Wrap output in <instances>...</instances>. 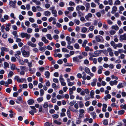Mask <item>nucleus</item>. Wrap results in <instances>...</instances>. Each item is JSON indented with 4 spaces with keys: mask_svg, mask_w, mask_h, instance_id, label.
Returning <instances> with one entry per match:
<instances>
[{
    "mask_svg": "<svg viewBox=\"0 0 126 126\" xmlns=\"http://www.w3.org/2000/svg\"><path fill=\"white\" fill-rule=\"evenodd\" d=\"M110 44L111 46L113 47V48L114 49L117 48V47L121 48L123 46V45L122 43H119L118 44H116L113 41H111Z\"/></svg>",
    "mask_w": 126,
    "mask_h": 126,
    "instance_id": "obj_1",
    "label": "nucleus"
},
{
    "mask_svg": "<svg viewBox=\"0 0 126 126\" xmlns=\"http://www.w3.org/2000/svg\"><path fill=\"white\" fill-rule=\"evenodd\" d=\"M21 35L22 38L26 37V39H29L31 37V35L30 34H28L26 33L22 32L21 34Z\"/></svg>",
    "mask_w": 126,
    "mask_h": 126,
    "instance_id": "obj_2",
    "label": "nucleus"
},
{
    "mask_svg": "<svg viewBox=\"0 0 126 126\" xmlns=\"http://www.w3.org/2000/svg\"><path fill=\"white\" fill-rule=\"evenodd\" d=\"M1 51L0 52V54L1 55H4V51L8 52L9 51V48H6L5 47H2L1 48Z\"/></svg>",
    "mask_w": 126,
    "mask_h": 126,
    "instance_id": "obj_3",
    "label": "nucleus"
},
{
    "mask_svg": "<svg viewBox=\"0 0 126 126\" xmlns=\"http://www.w3.org/2000/svg\"><path fill=\"white\" fill-rule=\"evenodd\" d=\"M85 8L84 6L83 5L81 6H80L78 5L76 7V10L78 11H79L80 10L83 11L85 9Z\"/></svg>",
    "mask_w": 126,
    "mask_h": 126,
    "instance_id": "obj_4",
    "label": "nucleus"
},
{
    "mask_svg": "<svg viewBox=\"0 0 126 126\" xmlns=\"http://www.w3.org/2000/svg\"><path fill=\"white\" fill-rule=\"evenodd\" d=\"M16 2V0L14 1H10L9 2V5L14 8H15V5Z\"/></svg>",
    "mask_w": 126,
    "mask_h": 126,
    "instance_id": "obj_5",
    "label": "nucleus"
},
{
    "mask_svg": "<svg viewBox=\"0 0 126 126\" xmlns=\"http://www.w3.org/2000/svg\"><path fill=\"white\" fill-rule=\"evenodd\" d=\"M108 52L109 53L110 55H113V52L112 49L110 47H108L107 48Z\"/></svg>",
    "mask_w": 126,
    "mask_h": 126,
    "instance_id": "obj_6",
    "label": "nucleus"
},
{
    "mask_svg": "<svg viewBox=\"0 0 126 126\" xmlns=\"http://www.w3.org/2000/svg\"><path fill=\"white\" fill-rule=\"evenodd\" d=\"M84 4L86 7V10L87 11L90 7L89 3L85 2L84 3Z\"/></svg>",
    "mask_w": 126,
    "mask_h": 126,
    "instance_id": "obj_7",
    "label": "nucleus"
},
{
    "mask_svg": "<svg viewBox=\"0 0 126 126\" xmlns=\"http://www.w3.org/2000/svg\"><path fill=\"white\" fill-rule=\"evenodd\" d=\"M41 40L42 41L44 42L45 44H47L49 42V41L46 39L45 36L42 37Z\"/></svg>",
    "mask_w": 126,
    "mask_h": 126,
    "instance_id": "obj_8",
    "label": "nucleus"
},
{
    "mask_svg": "<svg viewBox=\"0 0 126 126\" xmlns=\"http://www.w3.org/2000/svg\"><path fill=\"white\" fill-rule=\"evenodd\" d=\"M48 103L47 102H46L44 103L43 107L45 109V110L47 111H48L47 107L48 106Z\"/></svg>",
    "mask_w": 126,
    "mask_h": 126,
    "instance_id": "obj_9",
    "label": "nucleus"
},
{
    "mask_svg": "<svg viewBox=\"0 0 126 126\" xmlns=\"http://www.w3.org/2000/svg\"><path fill=\"white\" fill-rule=\"evenodd\" d=\"M92 16V14L90 13H88L87 15L85 16V18L87 20H89V18L91 17Z\"/></svg>",
    "mask_w": 126,
    "mask_h": 126,
    "instance_id": "obj_10",
    "label": "nucleus"
},
{
    "mask_svg": "<svg viewBox=\"0 0 126 126\" xmlns=\"http://www.w3.org/2000/svg\"><path fill=\"white\" fill-rule=\"evenodd\" d=\"M28 45L31 47H36V45L35 44L32 43L31 41H29L27 43Z\"/></svg>",
    "mask_w": 126,
    "mask_h": 126,
    "instance_id": "obj_11",
    "label": "nucleus"
},
{
    "mask_svg": "<svg viewBox=\"0 0 126 126\" xmlns=\"http://www.w3.org/2000/svg\"><path fill=\"white\" fill-rule=\"evenodd\" d=\"M34 102V100L31 99H29L27 101L28 104L31 105Z\"/></svg>",
    "mask_w": 126,
    "mask_h": 126,
    "instance_id": "obj_12",
    "label": "nucleus"
},
{
    "mask_svg": "<svg viewBox=\"0 0 126 126\" xmlns=\"http://www.w3.org/2000/svg\"><path fill=\"white\" fill-rule=\"evenodd\" d=\"M117 8L116 6H114L112 8V10L111 11V13L112 14H114L117 11Z\"/></svg>",
    "mask_w": 126,
    "mask_h": 126,
    "instance_id": "obj_13",
    "label": "nucleus"
},
{
    "mask_svg": "<svg viewBox=\"0 0 126 126\" xmlns=\"http://www.w3.org/2000/svg\"><path fill=\"white\" fill-rule=\"evenodd\" d=\"M14 79L16 80L18 82H23V81H22L21 79L19 78V76H16L15 77Z\"/></svg>",
    "mask_w": 126,
    "mask_h": 126,
    "instance_id": "obj_14",
    "label": "nucleus"
},
{
    "mask_svg": "<svg viewBox=\"0 0 126 126\" xmlns=\"http://www.w3.org/2000/svg\"><path fill=\"white\" fill-rule=\"evenodd\" d=\"M46 36L47 38L49 40H51L52 39V37L51 35L50 34H48L46 35Z\"/></svg>",
    "mask_w": 126,
    "mask_h": 126,
    "instance_id": "obj_15",
    "label": "nucleus"
},
{
    "mask_svg": "<svg viewBox=\"0 0 126 126\" xmlns=\"http://www.w3.org/2000/svg\"><path fill=\"white\" fill-rule=\"evenodd\" d=\"M120 40H126V37H125V35L124 34L123 35H120Z\"/></svg>",
    "mask_w": 126,
    "mask_h": 126,
    "instance_id": "obj_16",
    "label": "nucleus"
},
{
    "mask_svg": "<svg viewBox=\"0 0 126 126\" xmlns=\"http://www.w3.org/2000/svg\"><path fill=\"white\" fill-rule=\"evenodd\" d=\"M44 14L46 16H49L50 15L51 13L49 11H47L44 12Z\"/></svg>",
    "mask_w": 126,
    "mask_h": 126,
    "instance_id": "obj_17",
    "label": "nucleus"
},
{
    "mask_svg": "<svg viewBox=\"0 0 126 126\" xmlns=\"http://www.w3.org/2000/svg\"><path fill=\"white\" fill-rule=\"evenodd\" d=\"M100 37L102 38V36L100 35H99L98 36H96L95 37V39L96 41L98 42H100L101 41V40L100 38Z\"/></svg>",
    "mask_w": 126,
    "mask_h": 126,
    "instance_id": "obj_18",
    "label": "nucleus"
},
{
    "mask_svg": "<svg viewBox=\"0 0 126 126\" xmlns=\"http://www.w3.org/2000/svg\"><path fill=\"white\" fill-rule=\"evenodd\" d=\"M45 75L46 76V78L48 79L49 77L50 73L49 71H47L45 73Z\"/></svg>",
    "mask_w": 126,
    "mask_h": 126,
    "instance_id": "obj_19",
    "label": "nucleus"
},
{
    "mask_svg": "<svg viewBox=\"0 0 126 126\" xmlns=\"http://www.w3.org/2000/svg\"><path fill=\"white\" fill-rule=\"evenodd\" d=\"M124 87V85L122 83H119L117 86L118 89H120L121 88Z\"/></svg>",
    "mask_w": 126,
    "mask_h": 126,
    "instance_id": "obj_20",
    "label": "nucleus"
},
{
    "mask_svg": "<svg viewBox=\"0 0 126 126\" xmlns=\"http://www.w3.org/2000/svg\"><path fill=\"white\" fill-rule=\"evenodd\" d=\"M111 28L116 31H117L119 29V27L117 25H113L111 27Z\"/></svg>",
    "mask_w": 126,
    "mask_h": 126,
    "instance_id": "obj_21",
    "label": "nucleus"
},
{
    "mask_svg": "<svg viewBox=\"0 0 126 126\" xmlns=\"http://www.w3.org/2000/svg\"><path fill=\"white\" fill-rule=\"evenodd\" d=\"M87 30V28L85 27H83L81 30V32L82 33H85L86 32Z\"/></svg>",
    "mask_w": 126,
    "mask_h": 126,
    "instance_id": "obj_22",
    "label": "nucleus"
},
{
    "mask_svg": "<svg viewBox=\"0 0 126 126\" xmlns=\"http://www.w3.org/2000/svg\"><path fill=\"white\" fill-rule=\"evenodd\" d=\"M125 112V110H122L118 111V114L119 115H121L124 114Z\"/></svg>",
    "mask_w": 126,
    "mask_h": 126,
    "instance_id": "obj_23",
    "label": "nucleus"
},
{
    "mask_svg": "<svg viewBox=\"0 0 126 126\" xmlns=\"http://www.w3.org/2000/svg\"><path fill=\"white\" fill-rule=\"evenodd\" d=\"M52 13L53 14H54L53 15V16L55 17H56L57 16V12L56 10H52L51 11Z\"/></svg>",
    "mask_w": 126,
    "mask_h": 126,
    "instance_id": "obj_24",
    "label": "nucleus"
},
{
    "mask_svg": "<svg viewBox=\"0 0 126 126\" xmlns=\"http://www.w3.org/2000/svg\"><path fill=\"white\" fill-rule=\"evenodd\" d=\"M66 113L68 117L69 118H71V115L70 111L69 109L67 110Z\"/></svg>",
    "mask_w": 126,
    "mask_h": 126,
    "instance_id": "obj_25",
    "label": "nucleus"
},
{
    "mask_svg": "<svg viewBox=\"0 0 126 126\" xmlns=\"http://www.w3.org/2000/svg\"><path fill=\"white\" fill-rule=\"evenodd\" d=\"M88 42L87 40H85L83 41V42L82 44V46L84 47H85L86 46V44Z\"/></svg>",
    "mask_w": 126,
    "mask_h": 126,
    "instance_id": "obj_26",
    "label": "nucleus"
},
{
    "mask_svg": "<svg viewBox=\"0 0 126 126\" xmlns=\"http://www.w3.org/2000/svg\"><path fill=\"white\" fill-rule=\"evenodd\" d=\"M14 75L13 72L12 71H10L8 75V77H11Z\"/></svg>",
    "mask_w": 126,
    "mask_h": 126,
    "instance_id": "obj_27",
    "label": "nucleus"
},
{
    "mask_svg": "<svg viewBox=\"0 0 126 126\" xmlns=\"http://www.w3.org/2000/svg\"><path fill=\"white\" fill-rule=\"evenodd\" d=\"M46 49V46H44L43 47H40L39 48V50L41 51H44Z\"/></svg>",
    "mask_w": 126,
    "mask_h": 126,
    "instance_id": "obj_28",
    "label": "nucleus"
},
{
    "mask_svg": "<svg viewBox=\"0 0 126 126\" xmlns=\"http://www.w3.org/2000/svg\"><path fill=\"white\" fill-rule=\"evenodd\" d=\"M22 53L23 55H29L30 54L29 52H26L25 50H24L22 51Z\"/></svg>",
    "mask_w": 126,
    "mask_h": 126,
    "instance_id": "obj_29",
    "label": "nucleus"
},
{
    "mask_svg": "<svg viewBox=\"0 0 126 126\" xmlns=\"http://www.w3.org/2000/svg\"><path fill=\"white\" fill-rule=\"evenodd\" d=\"M91 114L92 115V116H93V118L94 119H95L96 116V115L95 112L94 111L93 112H92Z\"/></svg>",
    "mask_w": 126,
    "mask_h": 126,
    "instance_id": "obj_30",
    "label": "nucleus"
},
{
    "mask_svg": "<svg viewBox=\"0 0 126 126\" xmlns=\"http://www.w3.org/2000/svg\"><path fill=\"white\" fill-rule=\"evenodd\" d=\"M15 109L17 110L19 112H22V110L20 108H19L18 106H15L14 107Z\"/></svg>",
    "mask_w": 126,
    "mask_h": 126,
    "instance_id": "obj_31",
    "label": "nucleus"
},
{
    "mask_svg": "<svg viewBox=\"0 0 126 126\" xmlns=\"http://www.w3.org/2000/svg\"><path fill=\"white\" fill-rule=\"evenodd\" d=\"M79 107L80 108H82L84 106V105L83 104L82 102L81 101L79 102Z\"/></svg>",
    "mask_w": 126,
    "mask_h": 126,
    "instance_id": "obj_32",
    "label": "nucleus"
},
{
    "mask_svg": "<svg viewBox=\"0 0 126 126\" xmlns=\"http://www.w3.org/2000/svg\"><path fill=\"white\" fill-rule=\"evenodd\" d=\"M4 68L8 67L9 66V64L7 62H4Z\"/></svg>",
    "mask_w": 126,
    "mask_h": 126,
    "instance_id": "obj_33",
    "label": "nucleus"
},
{
    "mask_svg": "<svg viewBox=\"0 0 126 126\" xmlns=\"http://www.w3.org/2000/svg\"><path fill=\"white\" fill-rule=\"evenodd\" d=\"M85 72L89 74V73H90V70L88 67H86L85 68Z\"/></svg>",
    "mask_w": 126,
    "mask_h": 126,
    "instance_id": "obj_34",
    "label": "nucleus"
},
{
    "mask_svg": "<svg viewBox=\"0 0 126 126\" xmlns=\"http://www.w3.org/2000/svg\"><path fill=\"white\" fill-rule=\"evenodd\" d=\"M101 50V53H103L104 54L106 55L108 54L107 50L106 49H103Z\"/></svg>",
    "mask_w": 126,
    "mask_h": 126,
    "instance_id": "obj_35",
    "label": "nucleus"
},
{
    "mask_svg": "<svg viewBox=\"0 0 126 126\" xmlns=\"http://www.w3.org/2000/svg\"><path fill=\"white\" fill-rule=\"evenodd\" d=\"M40 95L41 96H43L44 93V91L43 89H41L40 90Z\"/></svg>",
    "mask_w": 126,
    "mask_h": 126,
    "instance_id": "obj_36",
    "label": "nucleus"
},
{
    "mask_svg": "<svg viewBox=\"0 0 126 126\" xmlns=\"http://www.w3.org/2000/svg\"><path fill=\"white\" fill-rule=\"evenodd\" d=\"M13 34L14 36V38L15 37H17L18 36L17 34V32L16 31H14L13 32Z\"/></svg>",
    "mask_w": 126,
    "mask_h": 126,
    "instance_id": "obj_37",
    "label": "nucleus"
},
{
    "mask_svg": "<svg viewBox=\"0 0 126 126\" xmlns=\"http://www.w3.org/2000/svg\"><path fill=\"white\" fill-rule=\"evenodd\" d=\"M37 100L39 103H40L43 100V97H39L37 99Z\"/></svg>",
    "mask_w": 126,
    "mask_h": 126,
    "instance_id": "obj_38",
    "label": "nucleus"
},
{
    "mask_svg": "<svg viewBox=\"0 0 126 126\" xmlns=\"http://www.w3.org/2000/svg\"><path fill=\"white\" fill-rule=\"evenodd\" d=\"M120 3L121 2L119 0H117L115 1L114 3V5H119Z\"/></svg>",
    "mask_w": 126,
    "mask_h": 126,
    "instance_id": "obj_39",
    "label": "nucleus"
},
{
    "mask_svg": "<svg viewBox=\"0 0 126 126\" xmlns=\"http://www.w3.org/2000/svg\"><path fill=\"white\" fill-rule=\"evenodd\" d=\"M16 66L14 64H12L11 66V69L12 70H14L16 68H15V67Z\"/></svg>",
    "mask_w": 126,
    "mask_h": 126,
    "instance_id": "obj_40",
    "label": "nucleus"
},
{
    "mask_svg": "<svg viewBox=\"0 0 126 126\" xmlns=\"http://www.w3.org/2000/svg\"><path fill=\"white\" fill-rule=\"evenodd\" d=\"M52 117L54 118L57 119L58 118L59 115L58 114H54L52 115Z\"/></svg>",
    "mask_w": 126,
    "mask_h": 126,
    "instance_id": "obj_41",
    "label": "nucleus"
},
{
    "mask_svg": "<svg viewBox=\"0 0 126 126\" xmlns=\"http://www.w3.org/2000/svg\"><path fill=\"white\" fill-rule=\"evenodd\" d=\"M62 77L63 76L62 75H61L60 76L59 80L61 82L64 81V79Z\"/></svg>",
    "mask_w": 126,
    "mask_h": 126,
    "instance_id": "obj_42",
    "label": "nucleus"
},
{
    "mask_svg": "<svg viewBox=\"0 0 126 126\" xmlns=\"http://www.w3.org/2000/svg\"><path fill=\"white\" fill-rule=\"evenodd\" d=\"M54 123L55 124L58 125H60L62 123L60 122H59L57 120H55L54 121Z\"/></svg>",
    "mask_w": 126,
    "mask_h": 126,
    "instance_id": "obj_43",
    "label": "nucleus"
},
{
    "mask_svg": "<svg viewBox=\"0 0 126 126\" xmlns=\"http://www.w3.org/2000/svg\"><path fill=\"white\" fill-rule=\"evenodd\" d=\"M103 123L104 125L105 126H107L108 125V120L107 119L104 120L103 121Z\"/></svg>",
    "mask_w": 126,
    "mask_h": 126,
    "instance_id": "obj_44",
    "label": "nucleus"
},
{
    "mask_svg": "<svg viewBox=\"0 0 126 126\" xmlns=\"http://www.w3.org/2000/svg\"><path fill=\"white\" fill-rule=\"evenodd\" d=\"M80 30V28L78 26H77L75 28V30L76 32L78 33L79 32Z\"/></svg>",
    "mask_w": 126,
    "mask_h": 126,
    "instance_id": "obj_45",
    "label": "nucleus"
},
{
    "mask_svg": "<svg viewBox=\"0 0 126 126\" xmlns=\"http://www.w3.org/2000/svg\"><path fill=\"white\" fill-rule=\"evenodd\" d=\"M60 49H55L54 51V52L55 53V54H54V55H55V54L56 55L57 53L60 52Z\"/></svg>",
    "mask_w": 126,
    "mask_h": 126,
    "instance_id": "obj_46",
    "label": "nucleus"
},
{
    "mask_svg": "<svg viewBox=\"0 0 126 126\" xmlns=\"http://www.w3.org/2000/svg\"><path fill=\"white\" fill-rule=\"evenodd\" d=\"M101 50H97L94 52V53L95 54H99L101 53Z\"/></svg>",
    "mask_w": 126,
    "mask_h": 126,
    "instance_id": "obj_47",
    "label": "nucleus"
},
{
    "mask_svg": "<svg viewBox=\"0 0 126 126\" xmlns=\"http://www.w3.org/2000/svg\"><path fill=\"white\" fill-rule=\"evenodd\" d=\"M94 27L93 26H91L89 28V30L91 31H92L94 29Z\"/></svg>",
    "mask_w": 126,
    "mask_h": 126,
    "instance_id": "obj_48",
    "label": "nucleus"
},
{
    "mask_svg": "<svg viewBox=\"0 0 126 126\" xmlns=\"http://www.w3.org/2000/svg\"><path fill=\"white\" fill-rule=\"evenodd\" d=\"M92 71L93 72H95L96 70V68L95 66H93L92 68Z\"/></svg>",
    "mask_w": 126,
    "mask_h": 126,
    "instance_id": "obj_49",
    "label": "nucleus"
},
{
    "mask_svg": "<svg viewBox=\"0 0 126 126\" xmlns=\"http://www.w3.org/2000/svg\"><path fill=\"white\" fill-rule=\"evenodd\" d=\"M68 10L70 11H72L74 10V8L72 7H71L67 8Z\"/></svg>",
    "mask_w": 126,
    "mask_h": 126,
    "instance_id": "obj_50",
    "label": "nucleus"
},
{
    "mask_svg": "<svg viewBox=\"0 0 126 126\" xmlns=\"http://www.w3.org/2000/svg\"><path fill=\"white\" fill-rule=\"evenodd\" d=\"M69 5L70 6L73 5L75 6L76 5V4L74 2L70 1L69 2Z\"/></svg>",
    "mask_w": 126,
    "mask_h": 126,
    "instance_id": "obj_51",
    "label": "nucleus"
},
{
    "mask_svg": "<svg viewBox=\"0 0 126 126\" xmlns=\"http://www.w3.org/2000/svg\"><path fill=\"white\" fill-rule=\"evenodd\" d=\"M56 19L54 17H51L48 19V21L49 22H51L52 20H55Z\"/></svg>",
    "mask_w": 126,
    "mask_h": 126,
    "instance_id": "obj_52",
    "label": "nucleus"
},
{
    "mask_svg": "<svg viewBox=\"0 0 126 126\" xmlns=\"http://www.w3.org/2000/svg\"><path fill=\"white\" fill-rule=\"evenodd\" d=\"M69 95H70V94H72L73 93V89H72V88H69Z\"/></svg>",
    "mask_w": 126,
    "mask_h": 126,
    "instance_id": "obj_53",
    "label": "nucleus"
},
{
    "mask_svg": "<svg viewBox=\"0 0 126 126\" xmlns=\"http://www.w3.org/2000/svg\"><path fill=\"white\" fill-rule=\"evenodd\" d=\"M18 94L17 92H14L13 94V96L15 97H16L18 95Z\"/></svg>",
    "mask_w": 126,
    "mask_h": 126,
    "instance_id": "obj_54",
    "label": "nucleus"
},
{
    "mask_svg": "<svg viewBox=\"0 0 126 126\" xmlns=\"http://www.w3.org/2000/svg\"><path fill=\"white\" fill-rule=\"evenodd\" d=\"M32 11L34 12H36L37 11V9L36 7L35 6H33L32 7Z\"/></svg>",
    "mask_w": 126,
    "mask_h": 126,
    "instance_id": "obj_55",
    "label": "nucleus"
},
{
    "mask_svg": "<svg viewBox=\"0 0 126 126\" xmlns=\"http://www.w3.org/2000/svg\"><path fill=\"white\" fill-rule=\"evenodd\" d=\"M64 5V3L63 2H61L59 4V6L61 7H63Z\"/></svg>",
    "mask_w": 126,
    "mask_h": 126,
    "instance_id": "obj_56",
    "label": "nucleus"
},
{
    "mask_svg": "<svg viewBox=\"0 0 126 126\" xmlns=\"http://www.w3.org/2000/svg\"><path fill=\"white\" fill-rule=\"evenodd\" d=\"M11 89L10 88H7L6 90V92L10 93L11 92Z\"/></svg>",
    "mask_w": 126,
    "mask_h": 126,
    "instance_id": "obj_57",
    "label": "nucleus"
},
{
    "mask_svg": "<svg viewBox=\"0 0 126 126\" xmlns=\"http://www.w3.org/2000/svg\"><path fill=\"white\" fill-rule=\"evenodd\" d=\"M116 32L114 30H111L110 32V33L111 35L114 34Z\"/></svg>",
    "mask_w": 126,
    "mask_h": 126,
    "instance_id": "obj_58",
    "label": "nucleus"
},
{
    "mask_svg": "<svg viewBox=\"0 0 126 126\" xmlns=\"http://www.w3.org/2000/svg\"><path fill=\"white\" fill-rule=\"evenodd\" d=\"M47 48V49L49 50H52L53 49L49 45H48L46 47V49Z\"/></svg>",
    "mask_w": 126,
    "mask_h": 126,
    "instance_id": "obj_59",
    "label": "nucleus"
},
{
    "mask_svg": "<svg viewBox=\"0 0 126 126\" xmlns=\"http://www.w3.org/2000/svg\"><path fill=\"white\" fill-rule=\"evenodd\" d=\"M74 82H70L68 83V84L69 86H71L74 84Z\"/></svg>",
    "mask_w": 126,
    "mask_h": 126,
    "instance_id": "obj_60",
    "label": "nucleus"
},
{
    "mask_svg": "<svg viewBox=\"0 0 126 126\" xmlns=\"http://www.w3.org/2000/svg\"><path fill=\"white\" fill-rule=\"evenodd\" d=\"M32 31V30L31 28H29L27 30V32L28 33H31Z\"/></svg>",
    "mask_w": 126,
    "mask_h": 126,
    "instance_id": "obj_61",
    "label": "nucleus"
},
{
    "mask_svg": "<svg viewBox=\"0 0 126 126\" xmlns=\"http://www.w3.org/2000/svg\"><path fill=\"white\" fill-rule=\"evenodd\" d=\"M91 6L92 7H96L95 4L93 2H92L91 4Z\"/></svg>",
    "mask_w": 126,
    "mask_h": 126,
    "instance_id": "obj_62",
    "label": "nucleus"
},
{
    "mask_svg": "<svg viewBox=\"0 0 126 126\" xmlns=\"http://www.w3.org/2000/svg\"><path fill=\"white\" fill-rule=\"evenodd\" d=\"M74 22L77 25H79L80 23L79 21L78 20H77V19H75V20H74Z\"/></svg>",
    "mask_w": 126,
    "mask_h": 126,
    "instance_id": "obj_63",
    "label": "nucleus"
},
{
    "mask_svg": "<svg viewBox=\"0 0 126 126\" xmlns=\"http://www.w3.org/2000/svg\"><path fill=\"white\" fill-rule=\"evenodd\" d=\"M106 76H108L110 74V72L109 71H107L104 72Z\"/></svg>",
    "mask_w": 126,
    "mask_h": 126,
    "instance_id": "obj_64",
    "label": "nucleus"
}]
</instances>
